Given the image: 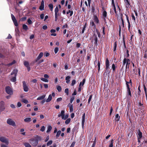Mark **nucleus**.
<instances>
[{"label": "nucleus", "mask_w": 147, "mask_h": 147, "mask_svg": "<svg viewBox=\"0 0 147 147\" xmlns=\"http://www.w3.org/2000/svg\"><path fill=\"white\" fill-rule=\"evenodd\" d=\"M18 73V70L17 69H15L12 72L11 75H14V76L10 79L11 81L13 82H15L16 81V76Z\"/></svg>", "instance_id": "obj_1"}, {"label": "nucleus", "mask_w": 147, "mask_h": 147, "mask_svg": "<svg viewBox=\"0 0 147 147\" xmlns=\"http://www.w3.org/2000/svg\"><path fill=\"white\" fill-rule=\"evenodd\" d=\"M65 111L64 110H62L61 111V113H59L58 115V116L59 117H61L62 119L65 120L67 119L69 115L68 114H66L65 115H64Z\"/></svg>", "instance_id": "obj_2"}, {"label": "nucleus", "mask_w": 147, "mask_h": 147, "mask_svg": "<svg viewBox=\"0 0 147 147\" xmlns=\"http://www.w3.org/2000/svg\"><path fill=\"white\" fill-rule=\"evenodd\" d=\"M7 123L8 124L14 127L16 126L15 122L11 119H8L7 120Z\"/></svg>", "instance_id": "obj_3"}, {"label": "nucleus", "mask_w": 147, "mask_h": 147, "mask_svg": "<svg viewBox=\"0 0 147 147\" xmlns=\"http://www.w3.org/2000/svg\"><path fill=\"white\" fill-rule=\"evenodd\" d=\"M5 91L7 94L10 95H11L13 94V90L9 86H7L5 87Z\"/></svg>", "instance_id": "obj_4"}, {"label": "nucleus", "mask_w": 147, "mask_h": 147, "mask_svg": "<svg viewBox=\"0 0 147 147\" xmlns=\"http://www.w3.org/2000/svg\"><path fill=\"white\" fill-rule=\"evenodd\" d=\"M123 65H124L126 64V68L127 67H129V65L130 64V60L129 59L124 58L123 61Z\"/></svg>", "instance_id": "obj_5"}, {"label": "nucleus", "mask_w": 147, "mask_h": 147, "mask_svg": "<svg viewBox=\"0 0 147 147\" xmlns=\"http://www.w3.org/2000/svg\"><path fill=\"white\" fill-rule=\"evenodd\" d=\"M30 141L31 143L33 146H36L38 143V142L37 140H36L35 139L33 138L30 139Z\"/></svg>", "instance_id": "obj_6"}, {"label": "nucleus", "mask_w": 147, "mask_h": 147, "mask_svg": "<svg viewBox=\"0 0 147 147\" xmlns=\"http://www.w3.org/2000/svg\"><path fill=\"white\" fill-rule=\"evenodd\" d=\"M0 141L2 142L5 143L7 145L9 144V140L7 138L3 137H0Z\"/></svg>", "instance_id": "obj_7"}, {"label": "nucleus", "mask_w": 147, "mask_h": 147, "mask_svg": "<svg viewBox=\"0 0 147 147\" xmlns=\"http://www.w3.org/2000/svg\"><path fill=\"white\" fill-rule=\"evenodd\" d=\"M22 83L24 91L26 92H28V90L29 89L26 84V82L25 81H23L22 82Z\"/></svg>", "instance_id": "obj_8"}, {"label": "nucleus", "mask_w": 147, "mask_h": 147, "mask_svg": "<svg viewBox=\"0 0 147 147\" xmlns=\"http://www.w3.org/2000/svg\"><path fill=\"white\" fill-rule=\"evenodd\" d=\"M11 17L12 20L15 26H18V24L17 20H16L15 17L12 14H11Z\"/></svg>", "instance_id": "obj_9"}, {"label": "nucleus", "mask_w": 147, "mask_h": 147, "mask_svg": "<svg viewBox=\"0 0 147 147\" xmlns=\"http://www.w3.org/2000/svg\"><path fill=\"white\" fill-rule=\"evenodd\" d=\"M4 102L3 101H1L0 102V111H3L5 109V108L4 106Z\"/></svg>", "instance_id": "obj_10"}, {"label": "nucleus", "mask_w": 147, "mask_h": 147, "mask_svg": "<svg viewBox=\"0 0 147 147\" xmlns=\"http://www.w3.org/2000/svg\"><path fill=\"white\" fill-rule=\"evenodd\" d=\"M59 11V8L57 6L55 10V21H57V19L58 13Z\"/></svg>", "instance_id": "obj_11"}, {"label": "nucleus", "mask_w": 147, "mask_h": 147, "mask_svg": "<svg viewBox=\"0 0 147 147\" xmlns=\"http://www.w3.org/2000/svg\"><path fill=\"white\" fill-rule=\"evenodd\" d=\"M44 1L43 0H42L41 1L40 5L39 7V9L40 10H44Z\"/></svg>", "instance_id": "obj_12"}, {"label": "nucleus", "mask_w": 147, "mask_h": 147, "mask_svg": "<svg viewBox=\"0 0 147 147\" xmlns=\"http://www.w3.org/2000/svg\"><path fill=\"white\" fill-rule=\"evenodd\" d=\"M105 63L106 69L108 70L109 69V62L107 59L106 60Z\"/></svg>", "instance_id": "obj_13"}, {"label": "nucleus", "mask_w": 147, "mask_h": 147, "mask_svg": "<svg viewBox=\"0 0 147 147\" xmlns=\"http://www.w3.org/2000/svg\"><path fill=\"white\" fill-rule=\"evenodd\" d=\"M103 11H102V16L104 18V19L105 20V18L107 17V12L105 10L104 8H103Z\"/></svg>", "instance_id": "obj_14"}, {"label": "nucleus", "mask_w": 147, "mask_h": 147, "mask_svg": "<svg viewBox=\"0 0 147 147\" xmlns=\"http://www.w3.org/2000/svg\"><path fill=\"white\" fill-rule=\"evenodd\" d=\"M43 53L42 52H40L38 56L36 59V61H38L43 56Z\"/></svg>", "instance_id": "obj_15"}, {"label": "nucleus", "mask_w": 147, "mask_h": 147, "mask_svg": "<svg viewBox=\"0 0 147 147\" xmlns=\"http://www.w3.org/2000/svg\"><path fill=\"white\" fill-rule=\"evenodd\" d=\"M127 94L128 98H130L131 96V93L130 89H127Z\"/></svg>", "instance_id": "obj_16"}, {"label": "nucleus", "mask_w": 147, "mask_h": 147, "mask_svg": "<svg viewBox=\"0 0 147 147\" xmlns=\"http://www.w3.org/2000/svg\"><path fill=\"white\" fill-rule=\"evenodd\" d=\"M46 95H43L37 98V100H40L44 99L46 97Z\"/></svg>", "instance_id": "obj_17"}, {"label": "nucleus", "mask_w": 147, "mask_h": 147, "mask_svg": "<svg viewBox=\"0 0 147 147\" xmlns=\"http://www.w3.org/2000/svg\"><path fill=\"white\" fill-rule=\"evenodd\" d=\"M112 4L113 5L112 8H113V9L115 12V13H116V8H115V5L114 3V0H112Z\"/></svg>", "instance_id": "obj_18"}, {"label": "nucleus", "mask_w": 147, "mask_h": 147, "mask_svg": "<svg viewBox=\"0 0 147 147\" xmlns=\"http://www.w3.org/2000/svg\"><path fill=\"white\" fill-rule=\"evenodd\" d=\"M52 99V96L51 94H50L48 96V98L46 100V102H50Z\"/></svg>", "instance_id": "obj_19"}, {"label": "nucleus", "mask_w": 147, "mask_h": 147, "mask_svg": "<svg viewBox=\"0 0 147 147\" xmlns=\"http://www.w3.org/2000/svg\"><path fill=\"white\" fill-rule=\"evenodd\" d=\"M35 138L36 140H37L38 142L39 141H41L42 139L41 137L38 136H37L35 137Z\"/></svg>", "instance_id": "obj_20"}, {"label": "nucleus", "mask_w": 147, "mask_h": 147, "mask_svg": "<svg viewBox=\"0 0 147 147\" xmlns=\"http://www.w3.org/2000/svg\"><path fill=\"white\" fill-rule=\"evenodd\" d=\"M142 133L140 131H139L138 132V139H140L142 137Z\"/></svg>", "instance_id": "obj_21"}, {"label": "nucleus", "mask_w": 147, "mask_h": 147, "mask_svg": "<svg viewBox=\"0 0 147 147\" xmlns=\"http://www.w3.org/2000/svg\"><path fill=\"white\" fill-rule=\"evenodd\" d=\"M52 127L51 126L49 125L47 127V133H49L52 129Z\"/></svg>", "instance_id": "obj_22"}, {"label": "nucleus", "mask_w": 147, "mask_h": 147, "mask_svg": "<svg viewBox=\"0 0 147 147\" xmlns=\"http://www.w3.org/2000/svg\"><path fill=\"white\" fill-rule=\"evenodd\" d=\"M120 116L118 114H117L115 116V120L116 121H118L119 119Z\"/></svg>", "instance_id": "obj_23"}, {"label": "nucleus", "mask_w": 147, "mask_h": 147, "mask_svg": "<svg viewBox=\"0 0 147 147\" xmlns=\"http://www.w3.org/2000/svg\"><path fill=\"white\" fill-rule=\"evenodd\" d=\"M70 77L69 76H67L65 78V80H66V82L68 84L69 82H70Z\"/></svg>", "instance_id": "obj_24"}, {"label": "nucleus", "mask_w": 147, "mask_h": 147, "mask_svg": "<svg viewBox=\"0 0 147 147\" xmlns=\"http://www.w3.org/2000/svg\"><path fill=\"white\" fill-rule=\"evenodd\" d=\"M94 20L95 22L96 23H98L99 22V20L98 18L96 16H95L94 17Z\"/></svg>", "instance_id": "obj_25"}, {"label": "nucleus", "mask_w": 147, "mask_h": 147, "mask_svg": "<svg viewBox=\"0 0 147 147\" xmlns=\"http://www.w3.org/2000/svg\"><path fill=\"white\" fill-rule=\"evenodd\" d=\"M24 121L26 122H29L31 121V118H27L24 119Z\"/></svg>", "instance_id": "obj_26"}, {"label": "nucleus", "mask_w": 147, "mask_h": 147, "mask_svg": "<svg viewBox=\"0 0 147 147\" xmlns=\"http://www.w3.org/2000/svg\"><path fill=\"white\" fill-rule=\"evenodd\" d=\"M21 101L25 104H27L28 103V101L25 98H23L22 99Z\"/></svg>", "instance_id": "obj_27"}, {"label": "nucleus", "mask_w": 147, "mask_h": 147, "mask_svg": "<svg viewBox=\"0 0 147 147\" xmlns=\"http://www.w3.org/2000/svg\"><path fill=\"white\" fill-rule=\"evenodd\" d=\"M66 120L65 121V123L67 125L71 121V119L70 118H67Z\"/></svg>", "instance_id": "obj_28"}, {"label": "nucleus", "mask_w": 147, "mask_h": 147, "mask_svg": "<svg viewBox=\"0 0 147 147\" xmlns=\"http://www.w3.org/2000/svg\"><path fill=\"white\" fill-rule=\"evenodd\" d=\"M24 129L22 128L20 130V131L21 132V134L23 135H25L26 132H24Z\"/></svg>", "instance_id": "obj_29"}, {"label": "nucleus", "mask_w": 147, "mask_h": 147, "mask_svg": "<svg viewBox=\"0 0 147 147\" xmlns=\"http://www.w3.org/2000/svg\"><path fill=\"white\" fill-rule=\"evenodd\" d=\"M49 7L50 10L52 11L53 9V5L52 4H51L49 5Z\"/></svg>", "instance_id": "obj_30"}, {"label": "nucleus", "mask_w": 147, "mask_h": 147, "mask_svg": "<svg viewBox=\"0 0 147 147\" xmlns=\"http://www.w3.org/2000/svg\"><path fill=\"white\" fill-rule=\"evenodd\" d=\"M23 29L25 30H27L28 29V26L25 25V24H23Z\"/></svg>", "instance_id": "obj_31"}, {"label": "nucleus", "mask_w": 147, "mask_h": 147, "mask_svg": "<svg viewBox=\"0 0 147 147\" xmlns=\"http://www.w3.org/2000/svg\"><path fill=\"white\" fill-rule=\"evenodd\" d=\"M125 3L126 7H129L130 4L128 0H125Z\"/></svg>", "instance_id": "obj_32"}, {"label": "nucleus", "mask_w": 147, "mask_h": 147, "mask_svg": "<svg viewBox=\"0 0 147 147\" xmlns=\"http://www.w3.org/2000/svg\"><path fill=\"white\" fill-rule=\"evenodd\" d=\"M40 79L41 80L45 82H49V80L48 79H46L44 78H41Z\"/></svg>", "instance_id": "obj_33"}, {"label": "nucleus", "mask_w": 147, "mask_h": 147, "mask_svg": "<svg viewBox=\"0 0 147 147\" xmlns=\"http://www.w3.org/2000/svg\"><path fill=\"white\" fill-rule=\"evenodd\" d=\"M117 45L116 42H115L114 44L113 51H115L116 50Z\"/></svg>", "instance_id": "obj_34"}, {"label": "nucleus", "mask_w": 147, "mask_h": 147, "mask_svg": "<svg viewBox=\"0 0 147 147\" xmlns=\"http://www.w3.org/2000/svg\"><path fill=\"white\" fill-rule=\"evenodd\" d=\"M61 131L60 130L58 131L57 133V134L56 135V137L57 138H58L60 135L61 134Z\"/></svg>", "instance_id": "obj_35"}, {"label": "nucleus", "mask_w": 147, "mask_h": 147, "mask_svg": "<svg viewBox=\"0 0 147 147\" xmlns=\"http://www.w3.org/2000/svg\"><path fill=\"white\" fill-rule=\"evenodd\" d=\"M24 145L26 147H31V145L28 143H24Z\"/></svg>", "instance_id": "obj_36"}, {"label": "nucleus", "mask_w": 147, "mask_h": 147, "mask_svg": "<svg viewBox=\"0 0 147 147\" xmlns=\"http://www.w3.org/2000/svg\"><path fill=\"white\" fill-rule=\"evenodd\" d=\"M24 65L26 67L29 66V63L28 62L25 61L24 62Z\"/></svg>", "instance_id": "obj_37"}, {"label": "nucleus", "mask_w": 147, "mask_h": 147, "mask_svg": "<svg viewBox=\"0 0 147 147\" xmlns=\"http://www.w3.org/2000/svg\"><path fill=\"white\" fill-rule=\"evenodd\" d=\"M69 13H70V16H71L73 14V12L72 11H71L70 10H69L67 12V14H68Z\"/></svg>", "instance_id": "obj_38"}, {"label": "nucleus", "mask_w": 147, "mask_h": 147, "mask_svg": "<svg viewBox=\"0 0 147 147\" xmlns=\"http://www.w3.org/2000/svg\"><path fill=\"white\" fill-rule=\"evenodd\" d=\"M82 82H80L79 86V87L78 88V91L79 92H80L81 90V85H82Z\"/></svg>", "instance_id": "obj_39"}, {"label": "nucleus", "mask_w": 147, "mask_h": 147, "mask_svg": "<svg viewBox=\"0 0 147 147\" xmlns=\"http://www.w3.org/2000/svg\"><path fill=\"white\" fill-rule=\"evenodd\" d=\"M45 129V127L44 126H42L41 127V129H40V131L42 132L44 131Z\"/></svg>", "instance_id": "obj_40"}, {"label": "nucleus", "mask_w": 147, "mask_h": 147, "mask_svg": "<svg viewBox=\"0 0 147 147\" xmlns=\"http://www.w3.org/2000/svg\"><path fill=\"white\" fill-rule=\"evenodd\" d=\"M57 89L59 92H60L61 90V88L60 86H57Z\"/></svg>", "instance_id": "obj_41"}, {"label": "nucleus", "mask_w": 147, "mask_h": 147, "mask_svg": "<svg viewBox=\"0 0 147 147\" xmlns=\"http://www.w3.org/2000/svg\"><path fill=\"white\" fill-rule=\"evenodd\" d=\"M15 63L16 61L15 60H14L11 63L7 64V65L8 66H11L13 65V64H14Z\"/></svg>", "instance_id": "obj_42"}, {"label": "nucleus", "mask_w": 147, "mask_h": 147, "mask_svg": "<svg viewBox=\"0 0 147 147\" xmlns=\"http://www.w3.org/2000/svg\"><path fill=\"white\" fill-rule=\"evenodd\" d=\"M52 140H50L47 143V146H49L50 145H51L52 143Z\"/></svg>", "instance_id": "obj_43"}, {"label": "nucleus", "mask_w": 147, "mask_h": 147, "mask_svg": "<svg viewBox=\"0 0 147 147\" xmlns=\"http://www.w3.org/2000/svg\"><path fill=\"white\" fill-rule=\"evenodd\" d=\"M76 80H73L72 81L71 83V85L72 86H73L75 84H76Z\"/></svg>", "instance_id": "obj_44"}, {"label": "nucleus", "mask_w": 147, "mask_h": 147, "mask_svg": "<svg viewBox=\"0 0 147 147\" xmlns=\"http://www.w3.org/2000/svg\"><path fill=\"white\" fill-rule=\"evenodd\" d=\"M113 140H112L111 142V143L109 147H113Z\"/></svg>", "instance_id": "obj_45"}, {"label": "nucleus", "mask_w": 147, "mask_h": 147, "mask_svg": "<svg viewBox=\"0 0 147 147\" xmlns=\"http://www.w3.org/2000/svg\"><path fill=\"white\" fill-rule=\"evenodd\" d=\"M58 48L57 47L55 48L54 49V52L55 54L57 53L58 51Z\"/></svg>", "instance_id": "obj_46"}, {"label": "nucleus", "mask_w": 147, "mask_h": 147, "mask_svg": "<svg viewBox=\"0 0 147 147\" xmlns=\"http://www.w3.org/2000/svg\"><path fill=\"white\" fill-rule=\"evenodd\" d=\"M21 106H22V104L20 102H18L17 103V107H21Z\"/></svg>", "instance_id": "obj_47"}, {"label": "nucleus", "mask_w": 147, "mask_h": 147, "mask_svg": "<svg viewBox=\"0 0 147 147\" xmlns=\"http://www.w3.org/2000/svg\"><path fill=\"white\" fill-rule=\"evenodd\" d=\"M97 66L98 67V71H99L100 69V63L99 61H98Z\"/></svg>", "instance_id": "obj_48"}, {"label": "nucleus", "mask_w": 147, "mask_h": 147, "mask_svg": "<svg viewBox=\"0 0 147 147\" xmlns=\"http://www.w3.org/2000/svg\"><path fill=\"white\" fill-rule=\"evenodd\" d=\"M68 91L69 90L68 88H66L65 90V92L66 93L67 95H68Z\"/></svg>", "instance_id": "obj_49"}, {"label": "nucleus", "mask_w": 147, "mask_h": 147, "mask_svg": "<svg viewBox=\"0 0 147 147\" xmlns=\"http://www.w3.org/2000/svg\"><path fill=\"white\" fill-rule=\"evenodd\" d=\"M74 99V97H72L71 98L70 100V102L71 103H72Z\"/></svg>", "instance_id": "obj_50"}, {"label": "nucleus", "mask_w": 147, "mask_h": 147, "mask_svg": "<svg viewBox=\"0 0 147 147\" xmlns=\"http://www.w3.org/2000/svg\"><path fill=\"white\" fill-rule=\"evenodd\" d=\"M92 95H91L90 96V97H89V99H88V103H89L90 102V101L91 100V99L92 98Z\"/></svg>", "instance_id": "obj_51"}, {"label": "nucleus", "mask_w": 147, "mask_h": 147, "mask_svg": "<svg viewBox=\"0 0 147 147\" xmlns=\"http://www.w3.org/2000/svg\"><path fill=\"white\" fill-rule=\"evenodd\" d=\"M27 22L29 24H32V21L30 19H28V20Z\"/></svg>", "instance_id": "obj_52"}, {"label": "nucleus", "mask_w": 147, "mask_h": 147, "mask_svg": "<svg viewBox=\"0 0 147 147\" xmlns=\"http://www.w3.org/2000/svg\"><path fill=\"white\" fill-rule=\"evenodd\" d=\"M85 82V79H84L83 80L82 82V85H81V86H82L84 84Z\"/></svg>", "instance_id": "obj_53"}, {"label": "nucleus", "mask_w": 147, "mask_h": 147, "mask_svg": "<svg viewBox=\"0 0 147 147\" xmlns=\"http://www.w3.org/2000/svg\"><path fill=\"white\" fill-rule=\"evenodd\" d=\"M129 83V82H126V84L127 86V89H130V88H129V86L128 85V84Z\"/></svg>", "instance_id": "obj_54"}, {"label": "nucleus", "mask_w": 147, "mask_h": 147, "mask_svg": "<svg viewBox=\"0 0 147 147\" xmlns=\"http://www.w3.org/2000/svg\"><path fill=\"white\" fill-rule=\"evenodd\" d=\"M112 68L113 71H114L115 70V65L114 64H113L112 65Z\"/></svg>", "instance_id": "obj_55"}, {"label": "nucleus", "mask_w": 147, "mask_h": 147, "mask_svg": "<svg viewBox=\"0 0 147 147\" xmlns=\"http://www.w3.org/2000/svg\"><path fill=\"white\" fill-rule=\"evenodd\" d=\"M96 32L97 33V34L98 35V37H100V33L98 32V30L97 29L96 30Z\"/></svg>", "instance_id": "obj_56"}, {"label": "nucleus", "mask_w": 147, "mask_h": 147, "mask_svg": "<svg viewBox=\"0 0 147 147\" xmlns=\"http://www.w3.org/2000/svg\"><path fill=\"white\" fill-rule=\"evenodd\" d=\"M49 139V136H47L46 139L45 140V142H47L48 141V140Z\"/></svg>", "instance_id": "obj_57"}, {"label": "nucleus", "mask_w": 147, "mask_h": 147, "mask_svg": "<svg viewBox=\"0 0 147 147\" xmlns=\"http://www.w3.org/2000/svg\"><path fill=\"white\" fill-rule=\"evenodd\" d=\"M69 108V112H72L73 111V106L71 107H70Z\"/></svg>", "instance_id": "obj_58"}, {"label": "nucleus", "mask_w": 147, "mask_h": 147, "mask_svg": "<svg viewBox=\"0 0 147 147\" xmlns=\"http://www.w3.org/2000/svg\"><path fill=\"white\" fill-rule=\"evenodd\" d=\"M62 100V98L61 97L58 98L57 99V102H59L61 101Z\"/></svg>", "instance_id": "obj_59"}, {"label": "nucleus", "mask_w": 147, "mask_h": 147, "mask_svg": "<svg viewBox=\"0 0 147 147\" xmlns=\"http://www.w3.org/2000/svg\"><path fill=\"white\" fill-rule=\"evenodd\" d=\"M45 55L46 57L49 56L50 55L49 53L47 52H46L45 53Z\"/></svg>", "instance_id": "obj_60"}, {"label": "nucleus", "mask_w": 147, "mask_h": 147, "mask_svg": "<svg viewBox=\"0 0 147 147\" xmlns=\"http://www.w3.org/2000/svg\"><path fill=\"white\" fill-rule=\"evenodd\" d=\"M10 107L12 108L15 109L16 108V107L13 104H11L10 105Z\"/></svg>", "instance_id": "obj_61"}, {"label": "nucleus", "mask_w": 147, "mask_h": 147, "mask_svg": "<svg viewBox=\"0 0 147 147\" xmlns=\"http://www.w3.org/2000/svg\"><path fill=\"white\" fill-rule=\"evenodd\" d=\"M40 18L41 19H43L44 17V14H42L40 15Z\"/></svg>", "instance_id": "obj_62"}, {"label": "nucleus", "mask_w": 147, "mask_h": 147, "mask_svg": "<svg viewBox=\"0 0 147 147\" xmlns=\"http://www.w3.org/2000/svg\"><path fill=\"white\" fill-rule=\"evenodd\" d=\"M44 77L46 78H49V76L47 74H45L44 75Z\"/></svg>", "instance_id": "obj_63"}, {"label": "nucleus", "mask_w": 147, "mask_h": 147, "mask_svg": "<svg viewBox=\"0 0 147 147\" xmlns=\"http://www.w3.org/2000/svg\"><path fill=\"white\" fill-rule=\"evenodd\" d=\"M34 110L35 111H36L38 110V108L36 106H35L34 107Z\"/></svg>", "instance_id": "obj_64"}]
</instances>
